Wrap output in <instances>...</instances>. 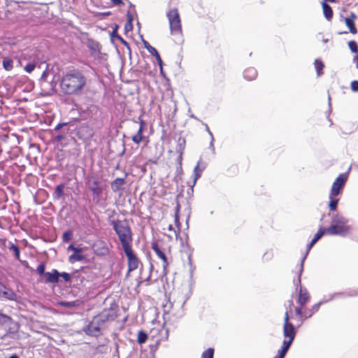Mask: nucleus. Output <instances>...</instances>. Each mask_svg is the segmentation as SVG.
<instances>
[{"instance_id":"obj_1","label":"nucleus","mask_w":358,"mask_h":358,"mask_svg":"<svg viewBox=\"0 0 358 358\" xmlns=\"http://www.w3.org/2000/svg\"><path fill=\"white\" fill-rule=\"evenodd\" d=\"M89 80L83 70L73 69L63 74L59 87L65 95H81L87 87Z\"/></svg>"},{"instance_id":"obj_2","label":"nucleus","mask_w":358,"mask_h":358,"mask_svg":"<svg viewBox=\"0 0 358 358\" xmlns=\"http://www.w3.org/2000/svg\"><path fill=\"white\" fill-rule=\"evenodd\" d=\"M289 311L287 310L284 316V324H283V336L284 340L281 349L278 351V354L274 358H284L287 354L289 348H290L292 342L294 341L296 330L294 327L293 324L290 322V313L292 312V308L294 306L293 300L290 299L288 301Z\"/></svg>"},{"instance_id":"obj_3","label":"nucleus","mask_w":358,"mask_h":358,"mask_svg":"<svg viewBox=\"0 0 358 358\" xmlns=\"http://www.w3.org/2000/svg\"><path fill=\"white\" fill-rule=\"evenodd\" d=\"M110 224L117 236L122 248L132 245V229L126 220H113L110 221Z\"/></svg>"},{"instance_id":"obj_4","label":"nucleus","mask_w":358,"mask_h":358,"mask_svg":"<svg viewBox=\"0 0 358 358\" xmlns=\"http://www.w3.org/2000/svg\"><path fill=\"white\" fill-rule=\"evenodd\" d=\"M151 248L162 262V267L164 274L167 273L169 266L168 255L171 253V246L162 239L155 240L151 243Z\"/></svg>"},{"instance_id":"obj_5","label":"nucleus","mask_w":358,"mask_h":358,"mask_svg":"<svg viewBox=\"0 0 358 358\" xmlns=\"http://www.w3.org/2000/svg\"><path fill=\"white\" fill-rule=\"evenodd\" d=\"M348 220L340 214H336L331 219V224L326 228V234L329 235H339L344 236L350 231Z\"/></svg>"},{"instance_id":"obj_6","label":"nucleus","mask_w":358,"mask_h":358,"mask_svg":"<svg viewBox=\"0 0 358 358\" xmlns=\"http://www.w3.org/2000/svg\"><path fill=\"white\" fill-rule=\"evenodd\" d=\"M166 17L169 20V28L172 34H182V24L180 16L177 8L170 9Z\"/></svg>"},{"instance_id":"obj_7","label":"nucleus","mask_w":358,"mask_h":358,"mask_svg":"<svg viewBox=\"0 0 358 358\" xmlns=\"http://www.w3.org/2000/svg\"><path fill=\"white\" fill-rule=\"evenodd\" d=\"M348 179V173H341L334 181L330 194L331 196H336L342 192L343 189L344 188L347 181Z\"/></svg>"},{"instance_id":"obj_8","label":"nucleus","mask_w":358,"mask_h":358,"mask_svg":"<svg viewBox=\"0 0 358 358\" xmlns=\"http://www.w3.org/2000/svg\"><path fill=\"white\" fill-rule=\"evenodd\" d=\"M125 255L128 261V271L131 272L138 268L139 259L132 250L131 245L123 248Z\"/></svg>"},{"instance_id":"obj_9","label":"nucleus","mask_w":358,"mask_h":358,"mask_svg":"<svg viewBox=\"0 0 358 358\" xmlns=\"http://www.w3.org/2000/svg\"><path fill=\"white\" fill-rule=\"evenodd\" d=\"M87 187L91 191L93 199H96V202L99 201V198L103 193V187L96 178L92 177L89 178L87 182Z\"/></svg>"},{"instance_id":"obj_10","label":"nucleus","mask_w":358,"mask_h":358,"mask_svg":"<svg viewBox=\"0 0 358 358\" xmlns=\"http://www.w3.org/2000/svg\"><path fill=\"white\" fill-rule=\"evenodd\" d=\"M96 317L99 320V322H101L102 325H104L106 322L114 321L117 318V310L112 308L104 309L101 313L96 315Z\"/></svg>"},{"instance_id":"obj_11","label":"nucleus","mask_w":358,"mask_h":358,"mask_svg":"<svg viewBox=\"0 0 358 358\" xmlns=\"http://www.w3.org/2000/svg\"><path fill=\"white\" fill-rule=\"evenodd\" d=\"M103 325L99 322L98 318L94 316L92 320L86 327L85 331L87 335L98 337L101 334V327Z\"/></svg>"},{"instance_id":"obj_12","label":"nucleus","mask_w":358,"mask_h":358,"mask_svg":"<svg viewBox=\"0 0 358 358\" xmlns=\"http://www.w3.org/2000/svg\"><path fill=\"white\" fill-rule=\"evenodd\" d=\"M0 298L9 301H17V294L3 283L0 282Z\"/></svg>"},{"instance_id":"obj_13","label":"nucleus","mask_w":358,"mask_h":358,"mask_svg":"<svg viewBox=\"0 0 358 358\" xmlns=\"http://www.w3.org/2000/svg\"><path fill=\"white\" fill-rule=\"evenodd\" d=\"M294 312L296 315L299 318L300 323L298 325L299 327L303 324L304 320L310 318L313 315L311 309L307 308L306 306L303 308H295Z\"/></svg>"},{"instance_id":"obj_14","label":"nucleus","mask_w":358,"mask_h":358,"mask_svg":"<svg viewBox=\"0 0 358 358\" xmlns=\"http://www.w3.org/2000/svg\"><path fill=\"white\" fill-rule=\"evenodd\" d=\"M310 296L306 289H300L297 299L298 306L296 308H303L306 303L310 301Z\"/></svg>"},{"instance_id":"obj_15","label":"nucleus","mask_w":358,"mask_h":358,"mask_svg":"<svg viewBox=\"0 0 358 358\" xmlns=\"http://www.w3.org/2000/svg\"><path fill=\"white\" fill-rule=\"evenodd\" d=\"M186 146V141L185 138L180 137L178 139L177 141V145H176V152H178V155L177 157V161L178 162V164L180 166L182 165V155L185 149Z\"/></svg>"},{"instance_id":"obj_16","label":"nucleus","mask_w":358,"mask_h":358,"mask_svg":"<svg viewBox=\"0 0 358 358\" xmlns=\"http://www.w3.org/2000/svg\"><path fill=\"white\" fill-rule=\"evenodd\" d=\"M45 280L49 283H57L59 282V273L57 269H52L51 272H46Z\"/></svg>"},{"instance_id":"obj_17","label":"nucleus","mask_w":358,"mask_h":358,"mask_svg":"<svg viewBox=\"0 0 358 358\" xmlns=\"http://www.w3.org/2000/svg\"><path fill=\"white\" fill-rule=\"evenodd\" d=\"M125 184V179L122 178H117L111 182V189L113 192H117L121 191L122 192L123 186Z\"/></svg>"},{"instance_id":"obj_18","label":"nucleus","mask_w":358,"mask_h":358,"mask_svg":"<svg viewBox=\"0 0 358 358\" xmlns=\"http://www.w3.org/2000/svg\"><path fill=\"white\" fill-rule=\"evenodd\" d=\"M326 234V229L320 227L317 232L315 234L310 243L307 245V252H308L312 247Z\"/></svg>"},{"instance_id":"obj_19","label":"nucleus","mask_w":358,"mask_h":358,"mask_svg":"<svg viewBox=\"0 0 358 358\" xmlns=\"http://www.w3.org/2000/svg\"><path fill=\"white\" fill-rule=\"evenodd\" d=\"M322 7L323 10V14L325 17V18L328 21H331L333 18L334 13L331 7L326 2L323 1L322 2Z\"/></svg>"},{"instance_id":"obj_20","label":"nucleus","mask_w":358,"mask_h":358,"mask_svg":"<svg viewBox=\"0 0 358 358\" xmlns=\"http://www.w3.org/2000/svg\"><path fill=\"white\" fill-rule=\"evenodd\" d=\"M243 76L248 80H253L257 76V71L253 67H248L243 71Z\"/></svg>"},{"instance_id":"obj_21","label":"nucleus","mask_w":358,"mask_h":358,"mask_svg":"<svg viewBox=\"0 0 358 358\" xmlns=\"http://www.w3.org/2000/svg\"><path fill=\"white\" fill-rule=\"evenodd\" d=\"M143 131L144 130H142V129H138L137 133L131 137V140L134 143L139 144L146 138V137L143 135Z\"/></svg>"},{"instance_id":"obj_22","label":"nucleus","mask_w":358,"mask_h":358,"mask_svg":"<svg viewBox=\"0 0 358 358\" xmlns=\"http://www.w3.org/2000/svg\"><path fill=\"white\" fill-rule=\"evenodd\" d=\"M65 188V184L61 183L58 185L55 189L53 194V198L55 199H59L64 194V189Z\"/></svg>"},{"instance_id":"obj_23","label":"nucleus","mask_w":358,"mask_h":358,"mask_svg":"<svg viewBox=\"0 0 358 358\" xmlns=\"http://www.w3.org/2000/svg\"><path fill=\"white\" fill-rule=\"evenodd\" d=\"M314 66L317 71V76H322L323 74V69L324 67L323 62L320 59H316L314 62Z\"/></svg>"},{"instance_id":"obj_24","label":"nucleus","mask_w":358,"mask_h":358,"mask_svg":"<svg viewBox=\"0 0 358 358\" xmlns=\"http://www.w3.org/2000/svg\"><path fill=\"white\" fill-rule=\"evenodd\" d=\"M85 257L80 253L73 252L69 257V262L71 264L75 263L76 262H80L83 260Z\"/></svg>"},{"instance_id":"obj_25","label":"nucleus","mask_w":358,"mask_h":358,"mask_svg":"<svg viewBox=\"0 0 358 358\" xmlns=\"http://www.w3.org/2000/svg\"><path fill=\"white\" fill-rule=\"evenodd\" d=\"M180 205L178 203L176 207V209H175V214H174V221H175V224L176 225V227L178 228V231H180Z\"/></svg>"},{"instance_id":"obj_26","label":"nucleus","mask_w":358,"mask_h":358,"mask_svg":"<svg viewBox=\"0 0 358 358\" xmlns=\"http://www.w3.org/2000/svg\"><path fill=\"white\" fill-rule=\"evenodd\" d=\"M329 198L330 200L329 204V209L331 211H335L337 208V206H338L339 199H336V196H331L330 194H329Z\"/></svg>"},{"instance_id":"obj_27","label":"nucleus","mask_w":358,"mask_h":358,"mask_svg":"<svg viewBox=\"0 0 358 358\" xmlns=\"http://www.w3.org/2000/svg\"><path fill=\"white\" fill-rule=\"evenodd\" d=\"M345 22L346 26L349 28L350 31L352 34H355L357 32L355 22H354V21L352 20V19H348V18L345 17Z\"/></svg>"},{"instance_id":"obj_28","label":"nucleus","mask_w":358,"mask_h":358,"mask_svg":"<svg viewBox=\"0 0 358 358\" xmlns=\"http://www.w3.org/2000/svg\"><path fill=\"white\" fill-rule=\"evenodd\" d=\"M147 340H148L147 334L142 330L138 331V336H137V342L141 345V344L145 343Z\"/></svg>"},{"instance_id":"obj_29","label":"nucleus","mask_w":358,"mask_h":358,"mask_svg":"<svg viewBox=\"0 0 358 358\" xmlns=\"http://www.w3.org/2000/svg\"><path fill=\"white\" fill-rule=\"evenodd\" d=\"M117 29H118V26L115 25V28L113 29V30L111 32V34H110L111 37L117 38V40H119L124 44H127V43L120 35H118Z\"/></svg>"},{"instance_id":"obj_30","label":"nucleus","mask_w":358,"mask_h":358,"mask_svg":"<svg viewBox=\"0 0 358 358\" xmlns=\"http://www.w3.org/2000/svg\"><path fill=\"white\" fill-rule=\"evenodd\" d=\"M3 66L7 71H10L13 69V60L9 58H4L3 60Z\"/></svg>"},{"instance_id":"obj_31","label":"nucleus","mask_w":358,"mask_h":358,"mask_svg":"<svg viewBox=\"0 0 358 358\" xmlns=\"http://www.w3.org/2000/svg\"><path fill=\"white\" fill-rule=\"evenodd\" d=\"M9 250H10L13 251V252H14V255H15V257L17 260H20V251L19 248H18L17 245H14V244L11 243V244H10V247H9Z\"/></svg>"},{"instance_id":"obj_32","label":"nucleus","mask_w":358,"mask_h":358,"mask_svg":"<svg viewBox=\"0 0 358 358\" xmlns=\"http://www.w3.org/2000/svg\"><path fill=\"white\" fill-rule=\"evenodd\" d=\"M238 169L236 164H232L227 169V172L229 176H236L238 173Z\"/></svg>"},{"instance_id":"obj_33","label":"nucleus","mask_w":358,"mask_h":358,"mask_svg":"<svg viewBox=\"0 0 358 358\" xmlns=\"http://www.w3.org/2000/svg\"><path fill=\"white\" fill-rule=\"evenodd\" d=\"M213 355L214 349L210 348L202 353L201 358H213Z\"/></svg>"},{"instance_id":"obj_34","label":"nucleus","mask_w":358,"mask_h":358,"mask_svg":"<svg viewBox=\"0 0 358 358\" xmlns=\"http://www.w3.org/2000/svg\"><path fill=\"white\" fill-rule=\"evenodd\" d=\"M145 47L148 50V52L153 56H155V55L157 54L158 52L156 48L150 45L148 42H145Z\"/></svg>"},{"instance_id":"obj_35","label":"nucleus","mask_w":358,"mask_h":358,"mask_svg":"<svg viewBox=\"0 0 358 358\" xmlns=\"http://www.w3.org/2000/svg\"><path fill=\"white\" fill-rule=\"evenodd\" d=\"M71 237L72 232L71 231H66L62 235L63 241L67 243L71 239Z\"/></svg>"},{"instance_id":"obj_36","label":"nucleus","mask_w":358,"mask_h":358,"mask_svg":"<svg viewBox=\"0 0 358 358\" xmlns=\"http://www.w3.org/2000/svg\"><path fill=\"white\" fill-rule=\"evenodd\" d=\"M348 46L350 49V50L352 52H358V47H357V44L355 41H351L348 43Z\"/></svg>"},{"instance_id":"obj_37","label":"nucleus","mask_w":358,"mask_h":358,"mask_svg":"<svg viewBox=\"0 0 358 358\" xmlns=\"http://www.w3.org/2000/svg\"><path fill=\"white\" fill-rule=\"evenodd\" d=\"M45 265L44 263H41L38 264V266L36 268V271L41 275H43L45 276V274L46 273L45 272Z\"/></svg>"},{"instance_id":"obj_38","label":"nucleus","mask_w":358,"mask_h":358,"mask_svg":"<svg viewBox=\"0 0 358 358\" xmlns=\"http://www.w3.org/2000/svg\"><path fill=\"white\" fill-rule=\"evenodd\" d=\"M10 320V317L9 316L0 313V325H3L8 320Z\"/></svg>"},{"instance_id":"obj_39","label":"nucleus","mask_w":358,"mask_h":358,"mask_svg":"<svg viewBox=\"0 0 358 358\" xmlns=\"http://www.w3.org/2000/svg\"><path fill=\"white\" fill-rule=\"evenodd\" d=\"M36 67L34 64L29 63L24 66V70L26 72L30 73H31Z\"/></svg>"},{"instance_id":"obj_40","label":"nucleus","mask_w":358,"mask_h":358,"mask_svg":"<svg viewBox=\"0 0 358 358\" xmlns=\"http://www.w3.org/2000/svg\"><path fill=\"white\" fill-rule=\"evenodd\" d=\"M67 249L68 250H72L73 251V252L76 253H80L81 252H83V250L81 248L75 247L73 244L69 245Z\"/></svg>"},{"instance_id":"obj_41","label":"nucleus","mask_w":358,"mask_h":358,"mask_svg":"<svg viewBox=\"0 0 358 358\" xmlns=\"http://www.w3.org/2000/svg\"><path fill=\"white\" fill-rule=\"evenodd\" d=\"M59 277H62L65 282H70L71 281V275L66 272L59 273Z\"/></svg>"},{"instance_id":"obj_42","label":"nucleus","mask_w":358,"mask_h":358,"mask_svg":"<svg viewBox=\"0 0 358 358\" xmlns=\"http://www.w3.org/2000/svg\"><path fill=\"white\" fill-rule=\"evenodd\" d=\"M351 89L354 92L358 91V80H354L350 85Z\"/></svg>"},{"instance_id":"obj_43","label":"nucleus","mask_w":358,"mask_h":358,"mask_svg":"<svg viewBox=\"0 0 358 358\" xmlns=\"http://www.w3.org/2000/svg\"><path fill=\"white\" fill-rule=\"evenodd\" d=\"M138 122L140 124L138 129H142V130H144L146 127V123H145V120H143L141 117H139Z\"/></svg>"},{"instance_id":"obj_44","label":"nucleus","mask_w":358,"mask_h":358,"mask_svg":"<svg viewBox=\"0 0 358 358\" xmlns=\"http://www.w3.org/2000/svg\"><path fill=\"white\" fill-rule=\"evenodd\" d=\"M320 306V303L314 304L311 308V311L313 312V315L317 313L319 310Z\"/></svg>"},{"instance_id":"obj_45","label":"nucleus","mask_w":358,"mask_h":358,"mask_svg":"<svg viewBox=\"0 0 358 358\" xmlns=\"http://www.w3.org/2000/svg\"><path fill=\"white\" fill-rule=\"evenodd\" d=\"M320 306V303L314 304L311 308V311L313 312V315L317 313L319 310Z\"/></svg>"},{"instance_id":"obj_46","label":"nucleus","mask_w":358,"mask_h":358,"mask_svg":"<svg viewBox=\"0 0 358 358\" xmlns=\"http://www.w3.org/2000/svg\"><path fill=\"white\" fill-rule=\"evenodd\" d=\"M155 58H156V59H157V62H158V64H159V66L161 68V70H162V63H163V62L162 60V58L160 57L159 53L157 52V54L155 55Z\"/></svg>"},{"instance_id":"obj_47","label":"nucleus","mask_w":358,"mask_h":358,"mask_svg":"<svg viewBox=\"0 0 358 358\" xmlns=\"http://www.w3.org/2000/svg\"><path fill=\"white\" fill-rule=\"evenodd\" d=\"M168 230L169 231H173V234L174 235L177 237L178 236V234H180V231H178V229L176 230L173 225L172 224H169V227H168Z\"/></svg>"},{"instance_id":"obj_48","label":"nucleus","mask_w":358,"mask_h":358,"mask_svg":"<svg viewBox=\"0 0 358 358\" xmlns=\"http://www.w3.org/2000/svg\"><path fill=\"white\" fill-rule=\"evenodd\" d=\"M101 244L103 245V247H101V251L100 254L105 255L106 253H107L108 252V249L105 245V244L103 243H102Z\"/></svg>"},{"instance_id":"obj_49","label":"nucleus","mask_w":358,"mask_h":358,"mask_svg":"<svg viewBox=\"0 0 358 358\" xmlns=\"http://www.w3.org/2000/svg\"><path fill=\"white\" fill-rule=\"evenodd\" d=\"M112 3L114 4V5H121V4H124V3L122 2V0H111Z\"/></svg>"},{"instance_id":"obj_50","label":"nucleus","mask_w":358,"mask_h":358,"mask_svg":"<svg viewBox=\"0 0 358 358\" xmlns=\"http://www.w3.org/2000/svg\"><path fill=\"white\" fill-rule=\"evenodd\" d=\"M199 168V166H196L195 168H194V172H195V177H194V183H195L196 180H197V178L200 176L197 173V169Z\"/></svg>"},{"instance_id":"obj_51","label":"nucleus","mask_w":358,"mask_h":358,"mask_svg":"<svg viewBox=\"0 0 358 358\" xmlns=\"http://www.w3.org/2000/svg\"><path fill=\"white\" fill-rule=\"evenodd\" d=\"M348 19H352V21H355V20L357 19V15L354 13H351L350 17H348Z\"/></svg>"},{"instance_id":"obj_52","label":"nucleus","mask_w":358,"mask_h":358,"mask_svg":"<svg viewBox=\"0 0 358 358\" xmlns=\"http://www.w3.org/2000/svg\"><path fill=\"white\" fill-rule=\"evenodd\" d=\"M89 129V127H82L79 131H78V134H80L83 131H87Z\"/></svg>"},{"instance_id":"obj_53","label":"nucleus","mask_w":358,"mask_h":358,"mask_svg":"<svg viewBox=\"0 0 358 358\" xmlns=\"http://www.w3.org/2000/svg\"><path fill=\"white\" fill-rule=\"evenodd\" d=\"M327 1L330 2V3H336L337 0H324V2L327 3Z\"/></svg>"},{"instance_id":"obj_54","label":"nucleus","mask_w":358,"mask_h":358,"mask_svg":"<svg viewBox=\"0 0 358 358\" xmlns=\"http://www.w3.org/2000/svg\"><path fill=\"white\" fill-rule=\"evenodd\" d=\"M62 125H63V124H57V125L56 126V127H55V129H56V130H57V129H60V128L62 127Z\"/></svg>"},{"instance_id":"obj_55","label":"nucleus","mask_w":358,"mask_h":358,"mask_svg":"<svg viewBox=\"0 0 358 358\" xmlns=\"http://www.w3.org/2000/svg\"><path fill=\"white\" fill-rule=\"evenodd\" d=\"M10 358H20L17 355H13L10 357Z\"/></svg>"},{"instance_id":"obj_56","label":"nucleus","mask_w":358,"mask_h":358,"mask_svg":"<svg viewBox=\"0 0 358 358\" xmlns=\"http://www.w3.org/2000/svg\"><path fill=\"white\" fill-rule=\"evenodd\" d=\"M62 138H63V136H57V140H59V141L62 140Z\"/></svg>"},{"instance_id":"obj_57","label":"nucleus","mask_w":358,"mask_h":358,"mask_svg":"<svg viewBox=\"0 0 358 358\" xmlns=\"http://www.w3.org/2000/svg\"><path fill=\"white\" fill-rule=\"evenodd\" d=\"M0 241H3V243L5 242V240H1V239H0Z\"/></svg>"},{"instance_id":"obj_58","label":"nucleus","mask_w":358,"mask_h":358,"mask_svg":"<svg viewBox=\"0 0 358 358\" xmlns=\"http://www.w3.org/2000/svg\"><path fill=\"white\" fill-rule=\"evenodd\" d=\"M357 67H358V63H357Z\"/></svg>"}]
</instances>
